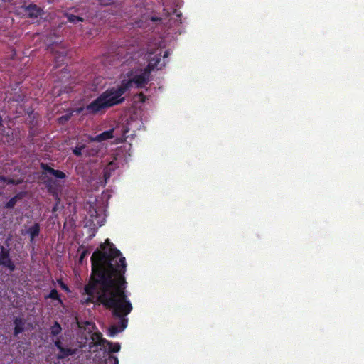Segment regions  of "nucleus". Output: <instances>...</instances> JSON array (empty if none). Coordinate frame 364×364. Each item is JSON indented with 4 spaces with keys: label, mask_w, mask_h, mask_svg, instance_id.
Segmentation results:
<instances>
[{
    "label": "nucleus",
    "mask_w": 364,
    "mask_h": 364,
    "mask_svg": "<svg viewBox=\"0 0 364 364\" xmlns=\"http://www.w3.org/2000/svg\"><path fill=\"white\" fill-rule=\"evenodd\" d=\"M92 275L84 291L87 296L85 302L100 303L112 309L114 316L121 318L120 327L112 326L110 336H114L126 327L124 317L132 309L131 302L124 294V274L126 270L125 258L114 247L109 240L100 245L92 255Z\"/></svg>",
    "instance_id": "f257e3e1"
},
{
    "label": "nucleus",
    "mask_w": 364,
    "mask_h": 364,
    "mask_svg": "<svg viewBox=\"0 0 364 364\" xmlns=\"http://www.w3.org/2000/svg\"><path fill=\"white\" fill-rule=\"evenodd\" d=\"M169 55L168 50L162 48H149V63L143 70H136L129 73L124 77L120 85L108 89L89 105L87 109L90 113H98L106 108L123 102L122 95L132 87H142L149 80V73L154 68L159 69L165 65L164 59Z\"/></svg>",
    "instance_id": "f03ea898"
},
{
    "label": "nucleus",
    "mask_w": 364,
    "mask_h": 364,
    "mask_svg": "<svg viewBox=\"0 0 364 364\" xmlns=\"http://www.w3.org/2000/svg\"><path fill=\"white\" fill-rule=\"evenodd\" d=\"M90 338L95 345L101 346L105 350H109L111 352H118L120 349L119 343H112L107 340L102 338V334L99 332H94L91 334Z\"/></svg>",
    "instance_id": "7ed1b4c3"
},
{
    "label": "nucleus",
    "mask_w": 364,
    "mask_h": 364,
    "mask_svg": "<svg viewBox=\"0 0 364 364\" xmlns=\"http://www.w3.org/2000/svg\"><path fill=\"white\" fill-rule=\"evenodd\" d=\"M0 264L11 271L14 269V265L9 257V252L3 247H0Z\"/></svg>",
    "instance_id": "20e7f679"
},
{
    "label": "nucleus",
    "mask_w": 364,
    "mask_h": 364,
    "mask_svg": "<svg viewBox=\"0 0 364 364\" xmlns=\"http://www.w3.org/2000/svg\"><path fill=\"white\" fill-rule=\"evenodd\" d=\"M55 346L59 349V353L58 354V358H64L68 355H73L75 353V350L71 348H64L61 346L60 342L59 341H56L55 342Z\"/></svg>",
    "instance_id": "39448f33"
},
{
    "label": "nucleus",
    "mask_w": 364,
    "mask_h": 364,
    "mask_svg": "<svg viewBox=\"0 0 364 364\" xmlns=\"http://www.w3.org/2000/svg\"><path fill=\"white\" fill-rule=\"evenodd\" d=\"M26 13L30 17H38L42 14V10L36 5H29L26 9Z\"/></svg>",
    "instance_id": "423d86ee"
},
{
    "label": "nucleus",
    "mask_w": 364,
    "mask_h": 364,
    "mask_svg": "<svg viewBox=\"0 0 364 364\" xmlns=\"http://www.w3.org/2000/svg\"><path fill=\"white\" fill-rule=\"evenodd\" d=\"M43 167L45 171V174H46V175L53 176L57 178H64L65 177V173L62 171L54 170V169H53L51 168H48V167H47V168H45L44 166H43Z\"/></svg>",
    "instance_id": "0eeeda50"
},
{
    "label": "nucleus",
    "mask_w": 364,
    "mask_h": 364,
    "mask_svg": "<svg viewBox=\"0 0 364 364\" xmlns=\"http://www.w3.org/2000/svg\"><path fill=\"white\" fill-rule=\"evenodd\" d=\"M89 213H90V217L93 218V219L92 220V223L95 225H99L100 226L102 225V222H103L102 220H104V218H102V220L100 221V220H98V213H97V210L95 208V207L90 205Z\"/></svg>",
    "instance_id": "6e6552de"
},
{
    "label": "nucleus",
    "mask_w": 364,
    "mask_h": 364,
    "mask_svg": "<svg viewBox=\"0 0 364 364\" xmlns=\"http://www.w3.org/2000/svg\"><path fill=\"white\" fill-rule=\"evenodd\" d=\"M115 132V129H110L109 131H106L96 136L95 139L98 141H102L106 139H110L113 137V133Z\"/></svg>",
    "instance_id": "1a4fd4ad"
},
{
    "label": "nucleus",
    "mask_w": 364,
    "mask_h": 364,
    "mask_svg": "<svg viewBox=\"0 0 364 364\" xmlns=\"http://www.w3.org/2000/svg\"><path fill=\"white\" fill-rule=\"evenodd\" d=\"M28 234L30 236L31 241L32 242L34 238L39 234V226L38 224H34L28 230Z\"/></svg>",
    "instance_id": "9d476101"
},
{
    "label": "nucleus",
    "mask_w": 364,
    "mask_h": 364,
    "mask_svg": "<svg viewBox=\"0 0 364 364\" xmlns=\"http://www.w3.org/2000/svg\"><path fill=\"white\" fill-rule=\"evenodd\" d=\"M14 323H15L14 333L16 335H18V333H21L23 330V321L21 318H16Z\"/></svg>",
    "instance_id": "9b49d317"
},
{
    "label": "nucleus",
    "mask_w": 364,
    "mask_h": 364,
    "mask_svg": "<svg viewBox=\"0 0 364 364\" xmlns=\"http://www.w3.org/2000/svg\"><path fill=\"white\" fill-rule=\"evenodd\" d=\"M23 180L22 179H18V180H15V179H7L5 177H0V183L3 186V185H5L6 183H12V184H18L19 183H21Z\"/></svg>",
    "instance_id": "f8f14e48"
},
{
    "label": "nucleus",
    "mask_w": 364,
    "mask_h": 364,
    "mask_svg": "<svg viewBox=\"0 0 364 364\" xmlns=\"http://www.w3.org/2000/svg\"><path fill=\"white\" fill-rule=\"evenodd\" d=\"M116 168V164L114 162L112 161L110 162L108 166L106 167V168L105 169V180H107L110 174L108 173L109 171L111 170H113L114 168Z\"/></svg>",
    "instance_id": "ddd939ff"
},
{
    "label": "nucleus",
    "mask_w": 364,
    "mask_h": 364,
    "mask_svg": "<svg viewBox=\"0 0 364 364\" xmlns=\"http://www.w3.org/2000/svg\"><path fill=\"white\" fill-rule=\"evenodd\" d=\"M119 361L117 357L108 355V358L106 359L105 364H118Z\"/></svg>",
    "instance_id": "4468645a"
},
{
    "label": "nucleus",
    "mask_w": 364,
    "mask_h": 364,
    "mask_svg": "<svg viewBox=\"0 0 364 364\" xmlns=\"http://www.w3.org/2000/svg\"><path fill=\"white\" fill-rule=\"evenodd\" d=\"M60 331H61V327L58 323H55L51 327V333L54 336L59 334L60 333Z\"/></svg>",
    "instance_id": "2eb2a0df"
},
{
    "label": "nucleus",
    "mask_w": 364,
    "mask_h": 364,
    "mask_svg": "<svg viewBox=\"0 0 364 364\" xmlns=\"http://www.w3.org/2000/svg\"><path fill=\"white\" fill-rule=\"evenodd\" d=\"M48 297L57 301L58 303H59V304L61 303V301H60V299L58 297V294L57 291L55 290V289L52 290L50 292V294L48 296Z\"/></svg>",
    "instance_id": "dca6fc26"
},
{
    "label": "nucleus",
    "mask_w": 364,
    "mask_h": 364,
    "mask_svg": "<svg viewBox=\"0 0 364 364\" xmlns=\"http://www.w3.org/2000/svg\"><path fill=\"white\" fill-rule=\"evenodd\" d=\"M68 21L70 22H73V23H77V22L82 21V18L75 16H74L73 14L68 15Z\"/></svg>",
    "instance_id": "f3484780"
},
{
    "label": "nucleus",
    "mask_w": 364,
    "mask_h": 364,
    "mask_svg": "<svg viewBox=\"0 0 364 364\" xmlns=\"http://www.w3.org/2000/svg\"><path fill=\"white\" fill-rule=\"evenodd\" d=\"M16 199V198H13L12 199H11V200L8 202V203H7L6 206H7L8 208H11V207H13V206L15 205Z\"/></svg>",
    "instance_id": "a211bd4d"
},
{
    "label": "nucleus",
    "mask_w": 364,
    "mask_h": 364,
    "mask_svg": "<svg viewBox=\"0 0 364 364\" xmlns=\"http://www.w3.org/2000/svg\"><path fill=\"white\" fill-rule=\"evenodd\" d=\"M87 255V252L83 250L80 253V258H79V262L81 263L82 262L85 257Z\"/></svg>",
    "instance_id": "6ab92c4d"
},
{
    "label": "nucleus",
    "mask_w": 364,
    "mask_h": 364,
    "mask_svg": "<svg viewBox=\"0 0 364 364\" xmlns=\"http://www.w3.org/2000/svg\"><path fill=\"white\" fill-rule=\"evenodd\" d=\"M82 147L76 148L75 149L73 150V152L75 155L80 156L82 154Z\"/></svg>",
    "instance_id": "aec40b11"
},
{
    "label": "nucleus",
    "mask_w": 364,
    "mask_h": 364,
    "mask_svg": "<svg viewBox=\"0 0 364 364\" xmlns=\"http://www.w3.org/2000/svg\"><path fill=\"white\" fill-rule=\"evenodd\" d=\"M135 101L144 102V95L141 94L139 95L138 96L136 97Z\"/></svg>",
    "instance_id": "412c9836"
},
{
    "label": "nucleus",
    "mask_w": 364,
    "mask_h": 364,
    "mask_svg": "<svg viewBox=\"0 0 364 364\" xmlns=\"http://www.w3.org/2000/svg\"><path fill=\"white\" fill-rule=\"evenodd\" d=\"M87 326L88 329L90 331H91V329H92L94 328V324L88 322V323H87Z\"/></svg>",
    "instance_id": "4be33fe9"
},
{
    "label": "nucleus",
    "mask_w": 364,
    "mask_h": 364,
    "mask_svg": "<svg viewBox=\"0 0 364 364\" xmlns=\"http://www.w3.org/2000/svg\"><path fill=\"white\" fill-rule=\"evenodd\" d=\"M60 287L63 289H64L65 291H68V287H66V285H65L63 283L60 282Z\"/></svg>",
    "instance_id": "5701e85b"
},
{
    "label": "nucleus",
    "mask_w": 364,
    "mask_h": 364,
    "mask_svg": "<svg viewBox=\"0 0 364 364\" xmlns=\"http://www.w3.org/2000/svg\"><path fill=\"white\" fill-rule=\"evenodd\" d=\"M101 1V3L103 4H108L109 2L107 1V0H100Z\"/></svg>",
    "instance_id": "b1692460"
},
{
    "label": "nucleus",
    "mask_w": 364,
    "mask_h": 364,
    "mask_svg": "<svg viewBox=\"0 0 364 364\" xmlns=\"http://www.w3.org/2000/svg\"><path fill=\"white\" fill-rule=\"evenodd\" d=\"M159 19H160V18H157V17H152V18H151V21H158V20H159Z\"/></svg>",
    "instance_id": "393cba45"
},
{
    "label": "nucleus",
    "mask_w": 364,
    "mask_h": 364,
    "mask_svg": "<svg viewBox=\"0 0 364 364\" xmlns=\"http://www.w3.org/2000/svg\"><path fill=\"white\" fill-rule=\"evenodd\" d=\"M170 14V13L168 11H166L165 14H164V16H168Z\"/></svg>",
    "instance_id": "a878e982"
}]
</instances>
